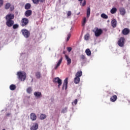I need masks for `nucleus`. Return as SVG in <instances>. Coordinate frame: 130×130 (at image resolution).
I'll use <instances>...</instances> for the list:
<instances>
[{"label": "nucleus", "mask_w": 130, "mask_h": 130, "mask_svg": "<svg viewBox=\"0 0 130 130\" xmlns=\"http://www.w3.org/2000/svg\"><path fill=\"white\" fill-rule=\"evenodd\" d=\"M14 18L15 15L14 14L10 13L7 14L5 17L6 25L8 27H12L13 26V29H18V28H19V25L17 24H14L15 22L13 19H14Z\"/></svg>", "instance_id": "obj_1"}, {"label": "nucleus", "mask_w": 130, "mask_h": 130, "mask_svg": "<svg viewBox=\"0 0 130 130\" xmlns=\"http://www.w3.org/2000/svg\"><path fill=\"white\" fill-rule=\"evenodd\" d=\"M92 32H94L95 37H99V36H101L102 33H103V30L102 29L99 28L98 27H96L92 29Z\"/></svg>", "instance_id": "obj_2"}, {"label": "nucleus", "mask_w": 130, "mask_h": 130, "mask_svg": "<svg viewBox=\"0 0 130 130\" xmlns=\"http://www.w3.org/2000/svg\"><path fill=\"white\" fill-rule=\"evenodd\" d=\"M17 76L19 80H21V81H25L26 80L27 75L24 72L20 71L17 73Z\"/></svg>", "instance_id": "obj_3"}, {"label": "nucleus", "mask_w": 130, "mask_h": 130, "mask_svg": "<svg viewBox=\"0 0 130 130\" xmlns=\"http://www.w3.org/2000/svg\"><path fill=\"white\" fill-rule=\"evenodd\" d=\"M21 32L25 38H29L30 37V31L28 29H23L21 30Z\"/></svg>", "instance_id": "obj_4"}, {"label": "nucleus", "mask_w": 130, "mask_h": 130, "mask_svg": "<svg viewBox=\"0 0 130 130\" xmlns=\"http://www.w3.org/2000/svg\"><path fill=\"white\" fill-rule=\"evenodd\" d=\"M53 83H57L58 85V87L60 88L61 85L62 84V80L61 79H59V77H56L53 79Z\"/></svg>", "instance_id": "obj_5"}, {"label": "nucleus", "mask_w": 130, "mask_h": 130, "mask_svg": "<svg viewBox=\"0 0 130 130\" xmlns=\"http://www.w3.org/2000/svg\"><path fill=\"white\" fill-rule=\"evenodd\" d=\"M29 23V20L26 18H23L21 20V26L22 27H25L27 26Z\"/></svg>", "instance_id": "obj_6"}, {"label": "nucleus", "mask_w": 130, "mask_h": 130, "mask_svg": "<svg viewBox=\"0 0 130 130\" xmlns=\"http://www.w3.org/2000/svg\"><path fill=\"white\" fill-rule=\"evenodd\" d=\"M124 41H125L124 38L121 37L118 41V45L120 46V47H123L124 45Z\"/></svg>", "instance_id": "obj_7"}, {"label": "nucleus", "mask_w": 130, "mask_h": 130, "mask_svg": "<svg viewBox=\"0 0 130 130\" xmlns=\"http://www.w3.org/2000/svg\"><path fill=\"white\" fill-rule=\"evenodd\" d=\"M69 80V78H66L63 82V86H62V90H67V88H68V81Z\"/></svg>", "instance_id": "obj_8"}, {"label": "nucleus", "mask_w": 130, "mask_h": 130, "mask_svg": "<svg viewBox=\"0 0 130 130\" xmlns=\"http://www.w3.org/2000/svg\"><path fill=\"white\" fill-rule=\"evenodd\" d=\"M129 32L130 30L127 28H124L122 31V34H123V35H128V34H129Z\"/></svg>", "instance_id": "obj_9"}, {"label": "nucleus", "mask_w": 130, "mask_h": 130, "mask_svg": "<svg viewBox=\"0 0 130 130\" xmlns=\"http://www.w3.org/2000/svg\"><path fill=\"white\" fill-rule=\"evenodd\" d=\"M30 119L32 121H35V120H36L37 118V116L36 115V114H35V113H31L30 115Z\"/></svg>", "instance_id": "obj_10"}, {"label": "nucleus", "mask_w": 130, "mask_h": 130, "mask_svg": "<svg viewBox=\"0 0 130 130\" xmlns=\"http://www.w3.org/2000/svg\"><path fill=\"white\" fill-rule=\"evenodd\" d=\"M38 129V123H33L32 126L30 127V130H37Z\"/></svg>", "instance_id": "obj_11"}, {"label": "nucleus", "mask_w": 130, "mask_h": 130, "mask_svg": "<svg viewBox=\"0 0 130 130\" xmlns=\"http://www.w3.org/2000/svg\"><path fill=\"white\" fill-rule=\"evenodd\" d=\"M111 24L113 28H115L116 27V25H117V21L116 19H113L111 21Z\"/></svg>", "instance_id": "obj_12"}, {"label": "nucleus", "mask_w": 130, "mask_h": 130, "mask_svg": "<svg viewBox=\"0 0 130 130\" xmlns=\"http://www.w3.org/2000/svg\"><path fill=\"white\" fill-rule=\"evenodd\" d=\"M65 58L67 60V65L70 66V63H72V59L67 54H65Z\"/></svg>", "instance_id": "obj_13"}, {"label": "nucleus", "mask_w": 130, "mask_h": 130, "mask_svg": "<svg viewBox=\"0 0 130 130\" xmlns=\"http://www.w3.org/2000/svg\"><path fill=\"white\" fill-rule=\"evenodd\" d=\"M110 100L111 102H115V101L117 100V96L116 95L112 96L110 98Z\"/></svg>", "instance_id": "obj_14"}, {"label": "nucleus", "mask_w": 130, "mask_h": 130, "mask_svg": "<svg viewBox=\"0 0 130 130\" xmlns=\"http://www.w3.org/2000/svg\"><path fill=\"white\" fill-rule=\"evenodd\" d=\"M34 95L36 96L37 98H40L42 96L41 92L39 91H36L34 93Z\"/></svg>", "instance_id": "obj_15"}, {"label": "nucleus", "mask_w": 130, "mask_h": 130, "mask_svg": "<svg viewBox=\"0 0 130 130\" xmlns=\"http://www.w3.org/2000/svg\"><path fill=\"white\" fill-rule=\"evenodd\" d=\"M120 14L122 15V16H124L125 15V9L123 8H121L119 9Z\"/></svg>", "instance_id": "obj_16"}, {"label": "nucleus", "mask_w": 130, "mask_h": 130, "mask_svg": "<svg viewBox=\"0 0 130 130\" xmlns=\"http://www.w3.org/2000/svg\"><path fill=\"white\" fill-rule=\"evenodd\" d=\"M32 15V11L28 10L25 12V17H30Z\"/></svg>", "instance_id": "obj_17"}, {"label": "nucleus", "mask_w": 130, "mask_h": 130, "mask_svg": "<svg viewBox=\"0 0 130 130\" xmlns=\"http://www.w3.org/2000/svg\"><path fill=\"white\" fill-rule=\"evenodd\" d=\"M62 61V57L60 58V59L58 61L57 64L56 65V67H55V70H56L59 66H60V64L61 63Z\"/></svg>", "instance_id": "obj_18"}, {"label": "nucleus", "mask_w": 130, "mask_h": 130, "mask_svg": "<svg viewBox=\"0 0 130 130\" xmlns=\"http://www.w3.org/2000/svg\"><path fill=\"white\" fill-rule=\"evenodd\" d=\"M62 61V57L60 58V59L58 61L57 64L56 65V67H55V70H56L59 66H60V64L61 63Z\"/></svg>", "instance_id": "obj_19"}, {"label": "nucleus", "mask_w": 130, "mask_h": 130, "mask_svg": "<svg viewBox=\"0 0 130 130\" xmlns=\"http://www.w3.org/2000/svg\"><path fill=\"white\" fill-rule=\"evenodd\" d=\"M81 81V79L80 78V77H76L74 79V82L76 84H79V83H80V81Z\"/></svg>", "instance_id": "obj_20"}, {"label": "nucleus", "mask_w": 130, "mask_h": 130, "mask_svg": "<svg viewBox=\"0 0 130 130\" xmlns=\"http://www.w3.org/2000/svg\"><path fill=\"white\" fill-rule=\"evenodd\" d=\"M83 75V73L81 71H79L77 72V73L75 75V77H77L78 78H80V77H82V75Z\"/></svg>", "instance_id": "obj_21"}, {"label": "nucleus", "mask_w": 130, "mask_h": 130, "mask_svg": "<svg viewBox=\"0 0 130 130\" xmlns=\"http://www.w3.org/2000/svg\"><path fill=\"white\" fill-rule=\"evenodd\" d=\"M90 14H91V8L88 7L87 10V18H89L90 17Z\"/></svg>", "instance_id": "obj_22"}, {"label": "nucleus", "mask_w": 130, "mask_h": 130, "mask_svg": "<svg viewBox=\"0 0 130 130\" xmlns=\"http://www.w3.org/2000/svg\"><path fill=\"white\" fill-rule=\"evenodd\" d=\"M116 12H117V9L115 7L113 8L110 11L111 14H115Z\"/></svg>", "instance_id": "obj_23"}, {"label": "nucleus", "mask_w": 130, "mask_h": 130, "mask_svg": "<svg viewBox=\"0 0 130 130\" xmlns=\"http://www.w3.org/2000/svg\"><path fill=\"white\" fill-rule=\"evenodd\" d=\"M30 8H31V4H30V3H27V4H25V10H29V9H30Z\"/></svg>", "instance_id": "obj_24"}, {"label": "nucleus", "mask_w": 130, "mask_h": 130, "mask_svg": "<svg viewBox=\"0 0 130 130\" xmlns=\"http://www.w3.org/2000/svg\"><path fill=\"white\" fill-rule=\"evenodd\" d=\"M85 53H86L88 56H90V55H91V50L90 49H86L85 50Z\"/></svg>", "instance_id": "obj_25"}, {"label": "nucleus", "mask_w": 130, "mask_h": 130, "mask_svg": "<svg viewBox=\"0 0 130 130\" xmlns=\"http://www.w3.org/2000/svg\"><path fill=\"white\" fill-rule=\"evenodd\" d=\"M10 89L11 90V91H14V90H16V85L14 84H11L10 86Z\"/></svg>", "instance_id": "obj_26"}, {"label": "nucleus", "mask_w": 130, "mask_h": 130, "mask_svg": "<svg viewBox=\"0 0 130 130\" xmlns=\"http://www.w3.org/2000/svg\"><path fill=\"white\" fill-rule=\"evenodd\" d=\"M40 119H45L46 118V115L45 114H41L40 116Z\"/></svg>", "instance_id": "obj_27"}, {"label": "nucleus", "mask_w": 130, "mask_h": 130, "mask_svg": "<svg viewBox=\"0 0 130 130\" xmlns=\"http://www.w3.org/2000/svg\"><path fill=\"white\" fill-rule=\"evenodd\" d=\"M85 40H89L90 39V35L89 34H87L84 36Z\"/></svg>", "instance_id": "obj_28"}, {"label": "nucleus", "mask_w": 130, "mask_h": 130, "mask_svg": "<svg viewBox=\"0 0 130 130\" xmlns=\"http://www.w3.org/2000/svg\"><path fill=\"white\" fill-rule=\"evenodd\" d=\"M36 77L37 78V79H40V78H41V74L40 72H37L36 73Z\"/></svg>", "instance_id": "obj_29"}, {"label": "nucleus", "mask_w": 130, "mask_h": 130, "mask_svg": "<svg viewBox=\"0 0 130 130\" xmlns=\"http://www.w3.org/2000/svg\"><path fill=\"white\" fill-rule=\"evenodd\" d=\"M101 17L103 19H108V16L106 15V14L104 13L102 14Z\"/></svg>", "instance_id": "obj_30"}, {"label": "nucleus", "mask_w": 130, "mask_h": 130, "mask_svg": "<svg viewBox=\"0 0 130 130\" xmlns=\"http://www.w3.org/2000/svg\"><path fill=\"white\" fill-rule=\"evenodd\" d=\"M86 23H87L86 18V17H84L82 21V26H85V25H86Z\"/></svg>", "instance_id": "obj_31"}, {"label": "nucleus", "mask_w": 130, "mask_h": 130, "mask_svg": "<svg viewBox=\"0 0 130 130\" xmlns=\"http://www.w3.org/2000/svg\"><path fill=\"white\" fill-rule=\"evenodd\" d=\"M10 7H11V4L7 3L5 5L6 10H9V9H10Z\"/></svg>", "instance_id": "obj_32"}, {"label": "nucleus", "mask_w": 130, "mask_h": 130, "mask_svg": "<svg viewBox=\"0 0 130 130\" xmlns=\"http://www.w3.org/2000/svg\"><path fill=\"white\" fill-rule=\"evenodd\" d=\"M27 93L29 94H31V92H32V88L31 87H28L26 90Z\"/></svg>", "instance_id": "obj_33"}, {"label": "nucleus", "mask_w": 130, "mask_h": 130, "mask_svg": "<svg viewBox=\"0 0 130 130\" xmlns=\"http://www.w3.org/2000/svg\"><path fill=\"white\" fill-rule=\"evenodd\" d=\"M68 108L66 107L64 109H63L61 111V113H66L68 111Z\"/></svg>", "instance_id": "obj_34"}, {"label": "nucleus", "mask_w": 130, "mask_h": 130, "mask_svg": "<svg viewBox=\"0 0 130 130\" xmlns=\"http://www.w3.org/2000/svg\"><path fill=\"white\" fill-rule=\"evenodd\" d=\"M34 4L37 5L39 3V0H32Z\"/></svg>", "instance_id": "obj_35"}, {"label": "nucleus", "mask_w": 130, "mask_h": 130, "mask_svg": "<svg viewBox=\"0 0 130 130\" xmlns=\"http://www.w3.org/2000/svg\"><path fill=\"white\" fill-rule=\"evenodd\" d=\"M4 5V0H0V8H2Z\"/></svg>", "instance_id": "obj_36"}, {"label": "nucleus", "mask_w": 130, "mask_h": 130, "mask_svg": "<svg viewBox=\"0 0 130 130\" xmlns=\"http://www.w3.org/2000/svg\"><path fill=\"white\" fill-rule=\"evenodd\" d=\"M77 103H78V99H75L72 103V104L73 105L74 104L75 105H77Z\"/></svg>", "instance_id": "obj_37"}, {"label": "nucleus", "mask_w": 130, "mask_h": 130, "mask_svg": "<svg viewBox=\"0 0 130 130\" xmlns=\"http://www.w3.org/2000/svg\"><path fill=\"white\" fill-rule=\"evenodd\" d=\"M71 35L70 33L68 35V37H67V41H69V40H70V38H71Z\"/></svg>", "instance_id": "obj_38"}, {"label": "nucleus", "mask_w": 130, "mask_h": 130, "mask_svg": "<svg viewBox=\"0 0 130 130\" xmlns=\"http://www.w3.org/2000/svg\"><path fill=\"white\" fill-rule=\"evenodd\" d=\"M71 15H72V12L71 11H68V12L67 13L68 17H70V16H71Z\"/></svg>", "instance_id": "obj_39"}, {"label": "nucleus", "mask_w": 130, "mask_h": 130, "mask_svg": "<svg viewBox=\"0 0 130 130\" xmlns=\"http://www.w3.org/2000/svg\"><path fill=\"white\" fill-rule=\"evenodd\" d=\"M67 50H68V51L69 52H71L72 51V48L71 47H68Z\"/></svg>", "instance_id": "obj_40"}, {"label": "nucleus", "mask_w": 130, "mask_h": 130, "mask_svg": "<svg viewBox=\"0 0 130 130\" xmlns=\"http://www.w3.org/2000/svg\"><path fill=\"white\" fill-rule=\"evenodd\" d=\"M14 10H15V7L14 6H12L11 7H10L11 12H12V11H14Z\"/></svg>", "instance_id": "obj_41"}, {"label": "nucleus", "mask_w": 130, "mask_h": 130, "mask_svg": "<svg viewBox=\"0 0 130 130\" xmlns=\"http://www.w3.org/2000/svg\"><path fill=\"white\" fill-rule=\"evenodd\" d=\"M85 55H81V59L84 60V59H85Z\"/></svg>", "instance_id": "obj_42"}, {"label": "nucleus", "mask_w": 130, "mask_h": 130, "mask_svg": "<svg viewBox=\"0 0 130 130\" xmlns=\"http://www.w3.org/2000/svg\"><path fill=\"white\" fill-rule=\"evenodd\" d=\"M86 6V0H84L83 3L82 4V6L85 7Z\"/></svg>", "instance_id": "obj_43"}, {"label": "nucleus", "mask_w": 130, "mask_h": 130, "mask_svg": "<svg viewBox=\"0 0 130 130\" xmlns=\"http://www.w3.org/2000/svg\"><path fill=\"white\" fill-rule=\"evenodd\" d=\"M39 2L42 4L43 3H45V0H39Z\"/></svg>", "instance_id": "obj_44"}, {"label": "nucleus", "mask_w": 130, "mask_h": 130, "mask_svg": "<svg viewBox=\"0 0 130 130\" xmlns=\"http://www.w3.org/2000/svg\"><path fill=\"white\" fill-rule=\"evenodd\" d=\"M10 115H11V113H8L6 114V116H10Z\"/></svg>", "instance_id": "obj_45"}, {"label": "nucleus", "mask_w": 130, "mask_h": 130, "mask_svg": "<svg viewBox=\"0 0 130 130\" xmlns=\"http://www.w3.org/2000/svg\"><path fill=\"white\" fill-rule=\"evenodd\" d=\"M79 2H83V0H78Z\"/></svg>", "instance_id": "obj_46"}, {"label": "nucleus", "mask_w": 130, "mask_h": 130, "mask_svg": "<svg viewBox=\"0 0 130 130\" xmlns=\"http://www.w3.org/2000/svg\"><path fill=\"white\" fill-rule=\"evenodd\" d=\"M64 53H65L64 52H63V54H64Z\"/></svg>", "instance_id": "obj_47"}]
</instances>
